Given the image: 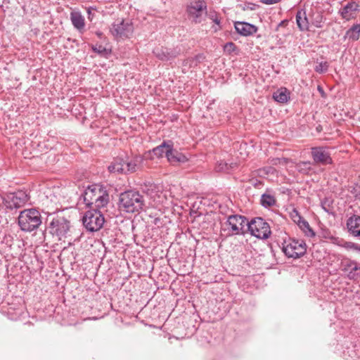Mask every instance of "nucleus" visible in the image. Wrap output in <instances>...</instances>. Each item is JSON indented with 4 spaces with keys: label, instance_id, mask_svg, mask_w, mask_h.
Masks as SVG:
<instances>
[{
    "label": "nucleus",
    "instance_id": "15",
    "mask_svg": "<svg viewBox=\"0 0 360 360\" xmlns=\"http://www.w3.org/2000/svg\"><path fill=\"white\" fill-rule=\"evenodd\" d=\"M236 32L243 36H250L257 32V28L245 22H236L234 25Z\"/></svg>",
    "mask_w": 360,
    "mask_h": 360
},
{
    "label": "nucleus",
    "instance_id": "34",
    "mask_svg": "<svg viewBox=\"0 0 360 360\" xmlns=\"http://www.w3.org/2000/svg\"><path fill=\"white\" fill-rule=\"evenodd\" d=\"M330 201L328 199L324 200L321 202V207L322 208L327 212H330L332 210V208L330 207Z\"/></svg>",
    "mask_w": 360,
    "mask_h": 360
},
{
    "label": "nucleus",
    "instance_id": "20",
    "mask_svg": "<svg viewBox=\"0 0 360 360\" xmlns=\"http://www.w3.org/2000/svg\"><path fill=\"white\" fill-rule=\"evenodd\" d=\"M273 98L278 103H287L290 98V91L286 88H280L273 94Z\"/></svg>",
    "mask_w": 360,
    "mask_h": 360
},
{
    "label": "nucleus",
    "instance_id": "3",
    "mask_svg": "<svg viewBox=\"0 0 360 360\" xmlns=\"http://www.w3.org/2000/svg\"><path fill=\"white\" fill-rule=\"evenodd\" d=\"M18 221L20 229L26 232L36 230L42 222L40 212L34 208L21 211Z\"/></svg>",
    "mask_w": 360,
    "mask_h": 360
},
{
    "label": "nucleus",
    "instance_id": "25",
    "mask_svg": "<svg viewBox=\"0 0 360 360\" xmlns=\"http://www.w3.org/2000/svg\"><path fill=\"white\" fill-rule=\"evenodd\" d=\"M140 162L141 158L139 157H136L129 162H125V173L128 172H135L136 169L139 167Z\"/></svg>",
    "mask_w": 360,
    "mask_h": 360
},
{
    "label": "nucleus",
    "instance_id": "26",
    "mask_svg": "<svg viewBox=\"0 0 360 360\" xmlns=\"http://www.w3.org/2000/svg\"><path fill=\"white\" fill-rule=\"evenodd\" d=\"M323 19V15L319 13H313L309 16L310 24L318 28L322 27Z\"/></svg>",
    "mask_w": 360,
    "mask_h": 360
},
{
    "label": "nucleus",
    "instance_id": "42",
    "mask_svg": "<svg viewBox=\"0 0 360 360\" xmlns=\"http://www.w3.org/2000/svg\"><path fill=\"white\" fill-rule=\"evenodd\" d=\"M96 34H97V35H98V37H100V38H101V37H102V35H103V34H102L101 32H96Z\"/></svg>",
    "mask_w": 360,
    "mask_h": 360
},
{
    "label": "nucleus",
    "instance_id": "27",
    "mask_svg": "<svg viewBox=\"0 0 360 360\" xmlns=\"http://www.w3.org/2000/svg\"><path fill=\"white\" fill-rule=\"evenodd\" d=\"M307 236L311 237L314 236V233L310 228L309 223L304 219L297 224Z\"/></svg>",
    "mask_w": 360,
    "mask_h": 360
},
{
    "label": "nucleus",
    "instance_id": "13",
    "mask_svg": "<svg viewBox=\"0 0 360 360\" xmlns=\"http://www.w3.org/2000/svg\"><path fill=\"white\" fill-rule=\"evenodd\" d=\"M49 228L52 234L56 235L59 239H61L69 231L70 222L63 217L54 218L50 223Z\"/></svg>",
    "mask_w": 360,
    "mask_h": 360
},
{
    "label": "nucleus",
    "instance_id": "21",
    "mask_svg": "<svg viewBox=\"0 0 360 360\" xmlns=\"http://www.w3.org/2000/svg\"><path fill=\"white\" fill-rule=\"evenodd\" d=\"M125 161L122 158H116L114 161L108 166V170L110 172H117V173H125Z\"/></svg>",
    "mask_w": 360,
    "mask_h": 360
},
{
    "label": "nucleus",
    "instance_id": "24",
    "mask_svg": "<svg viewBox=\"0 0 360 360\" xmlns=\"http://www.w3.org/2000/svg\"><path fill=\"white\" fill-rule=\"evenodd\" d=\"M261 205L264 207L273 206L276 203L275 197L269 193H264L261 196Z\"/></svg>",
    "mask_w": 360,
    "mask_h": 360
},
{
    "label": "nucleus",
    "instance_id": "31",
    "mask_svg": "<svg viewBox=\"0 0 360 360\" xmlns=\"http://www.w3.org/2000/svg\"><path fill=\"white\" fill-rule=\"evenodd\" d=\"M92 49L94 52L98 53L101 55H106L108 54V50L102 45H95L92 46Z\"/></svg>",
    "mask_w": 360,
    "mask_h": 360
},
{
    "label": "nucleus",
    "instance_id": "39",
    "mask_svg": "<svg viewBox=\"0 0 360 360\" xmlns=\"http://www.w3.org/2000/svg\"><path fill=\"white\" fill-rule=\"evenodd\" d=\"M6 197L4 198L1 195H0V208L3 205L6 206Z\"/></svg>",
    "mask_w": 360,
    "mask_h": 360
},
{
    "label": "nucleus",
    "instance_id": "28",
    "mask_svg": "<svg viewBox=\"0 0 360 360\" xmlns=\"http://www.w3.org/2000/svg\"><path fill=\"white\" fill-rule=\"evenodd\" d=\"M275 172L276 169L274 167L267 166L257 170V174L261 177L265 178L269 174H274Z\"/></svg>",
    "mask_w": 360,
    "mask_h": 360
},
{
    "label": "nucleus",
    "instance_id": "29",
    "mask_svg": "<svg viewBox=\"0 0 360 360\" xmlns=\"http://www.w3.org/2000/svg\"><path fill=\"white\" fill-rule=\"evenodd\" d=\"M311 162H300L296 165V169L302 173H307L311 169Z\"/></svg>",
    "mask_w": 360,
    "mask_h": 360
},
{
    "label": "nucleus",
    "instance_id": "12",
    "mask_svg": "<svg viewBox=\"0 0 360 360\" xmlns=\"http://www.w3.org/2000/svg\"><path fill=\"white\" fill-rule=\"evenodd\" d=\"M133 25L129 20L114 22L110 28L112 34L116 37H129L133 32Z\"/></svg>",
    "mask_w": 360,
    "mask_h": 360
},
{
    "label": "nucleus",
    "instance_id": "35",
    "mask_svg": "<svg viewBox=\"0 0 360 360\" xmlns=\"http://www.w3.org/2000/svg\"><path fill=\"white\" fill-rule=\"evenodd\" d=\"M290 215H291V218L292 219L294 222L296 224H297L298 222H300L301 220L303 219V218L300 215V214L298 213V212L297 210H293L291 212Z\"/></svg>",
    "mask_w": 360,
    "mask_h": 360
},
{
    "label": "nucleus",
    "instance_id": "37",
    "mask_svg": "<svg viewBox=\"0 0 360 360\" xmlns=\"http://www.w3.org/2000/svg\"><path fill=\"white\" fill-rule=\"evenodd\" d=\"M287 162H288V160L285 158H283V159L276 158V159H273L271 161V165H276L278 164L285 165Z\"/></svg>",
    "mask_w": 360,
    "mask_h": 360
},
{
    "label": "nucleus",
    "instance_id": "40",
    "mask_svg": "<svg viewBox=\"0 0 360 360\" xmlns=\"http://www.w3.org/2000/svg\"><path fill=\"white\" fill-rule=\"evenodd\" d=\"M213 22L217 25H219L220 24V20L217 16H215L214 18H213Z\"/></svg>",
    "mask_w": 360,
    "mask_h": 360
},
{
    "label": "nucleus",
    "instance_id": "33",
    "mask_svg": "<svg viewBox=\"0 0 360 360\" xmlns=\"http://www.w3.org/2000/svg\"><path fill=\"white\" fill-rule=\"evenodd\" d=\"M224 49L225 52L231 53L236 50V45L233 42H228L224 45Z\"/></svg>",
    "mask_w": 360,
    "mask_h": 360
},
{
    "label": "nucleus",
    "instance_id": "19",
    "mask_svg": "<svg viewBox=\"0 0 360 360\" xmlns=\"http://www.w3.org/2000/svg\"><path fill=\"white\" fill-rule=\"evenodd\" d=\"M70 20L74 27L79 32H82L85 27V20L81 13L72 11L70 13Z\"/></svg>",
    "mask_w": 360,
    "mask_h": 360
},
{
    "label": "nucleus",
    "instance_id": "36",
    "mask_svg": "<svg viewBox=\"0 0 360 360\" xmlns=\"http://www.w3.org/2000/svg\"><path fill=\"white\" fill-rule=\"evenodd\" d=\"M158 150V148H154L152 150H149L148 152L144 154V159L148 160V159H153V154L156 155V151Z\"/></svg>",
    "mask_w": 360,
    "mask_h": 360
},
{
    "label": "nucleus",
    "instance_id": "41",
    "mask_svg": "<svg viewBox=\"0 0 360 360\" xmlns=\"http://www.w3.org/2000/svg\"><path fill=\"white\" fill-rule=\"evenodd\" d=\"M167 56L165 55V53L162 52V56L159 54V59L163 60L164 58H166Z\"/></svg>",
    "mask_w": 360,
    "mask_h": 360
},
{
    "label": "nucleus",
    "instance_id": "16",
    "mask_svg": "<svg viewBox=\"0 0 360 360\" xmlns=\"http://www.w3.org/2000/svg\"><path fill=\"white\" fill-rule=\"evenodd\" d=\"M359 5L355 1H351L342 7L340 10L339 13L343 19L349 20L354 18L353 13L359 11Z\"/></svg>",
    "mask_w": 360,
    "mask_h": 360
},
{
    "label": "nucleus",
    "instance_id": "6",
    "mask_svg": "<svg viewBox=\"0 0 360 360\" xmlns=\"http://www.w3.org/2000/svg\"><path fill=\"white\" fill-rule=\"evenodd\" d=\"M163 154L172 165L188 161V158L184 154L173 149V143L171 141H164L159 145V155L162 156Z\"/></svg>",
    "mask_w": 360,
    "mask_h": 360
},
{
    "label": "nucleus",
    "instance_id": "32",
    "mask_svg": "<svg viewBox=\"0 0 360 360\" xmlns=\"http://www.w3.org/2000/svg\"><path fill=\"white\" fill-rule=\"evenodd\" d=\"M328 65L326 62L320 63L315 67V70L317 72L322 73L327 71Z\"/></svg>",
    "mask_w": 360,
    "mask_h": 360
},
{
    "label": "nucleus",
    "instance_id": "18",
    "mask_svg": "<svg viewBox=\"0 0 360 360\" xmlns=\"http://www.w3.org/2000/svg\"><path fill=\"white\" fill-rule=\"evenodd\" d=\"M296 22L299 29L302 31L308 30L310 25L309 18L305 11H298L296 14Z\"/></svg>",
    "mask_w": 360,
    "mask_h": 360
},
{
    "label": "nucleus",
    "instance_id": "17",
    "mask_svg": "<svg viewBox=\"0 0 360 360\" xmlns=\"http://www.w3.org/2000/svg\"><path fill=\"white\" fill-rule=\"evenodd\" d=\"M349 233L353 236H360V216L353 215L347 221Z\"/></svg>",
    "mask_w": 360,
    "mask_h": 360
},
{
    "label": "nucleus",
    "instance_id": "7",
    "mask_svg": "<svg viewBox=\"0 0 360 360\" xmlns=\"http://www.w3.org/2000/svg\"><path fill=\"white\" fill-rule=\"evenodd\" d=\"M282 250L287 257L295 259L304 255L307 246L303 240L290 238L284 241Z\"/></svg>",
    "mask_w": 360,
    "mask_h": 360
},
{
    "label": "nucleus",
    "instance_id": "2",
    "mask_svg": "<svg viewBox=\"0 0 360 360\" xmlns=\"http://www.w3.org/2000/svg\"><path fill=\"white\" fill-rule=\"evenodd\" d=\"M120 208L128 213L139 212L143 209V198L137 191H127L120 196Z\"/></svg>",
    "mask_w": 360,
    "mask_h": 360
},
{
    "label": "nucleus",
    "instance_id": "30",
    "mask_svg": "<svg viewBox=\"0 0 360 360\" xmlns=\"http://www.w3.org/2000/svg\"><path fill=\"white\" fill-rule=\"evenodd\" d=\"M330 240H331V242L333 244H335V245H337L338 246L345 247V248H348L349 247L348 243L344 241V240L342 239V238H338V237L331 236L330 237Z\"/></svg>",
    "mask_w": 360,
    "mask_h": 360
},
{
    "label": "nucleus",
    "instance_id": "23",
    "mask_svg": "<svg viewBox=\"0 0 360 360\" xmlns=\"http://www.w3.org/2000/svg\"><path fill=\"white\" fill-rule=\"evenodd\" d=\"M347 36L353 41H356L360 37V24H354L349 28L347 33Z\"/></svg>",
    "mask_w": 360,
    "mask_h": 360
},
{
    "label": "nucleus",
    "instance_id": "1",
    "mask_svg": "<svg viewBox=\"0 0 360 360\" xmlns=\"http://www.w3.org/2000/svg\"><path fill=\"white\" fill-rule=\"evenodd\" d=\"M83 199L86 206L99 210L108 204L109 194L103 186L93 184L85 189Z\"/></svg>",
    "mask_w": 360,
    "mask_h": 360
},
{
    "label": "nucleus",
    "instance_id": "14",
    "mask_svg": "<svg viewBox=\"0 0 360 360\" xmlns=\"http://www.w3.org/2000/svg\"><path fill=\"white\" fill-rule=\"evenodd\" d=\"M311 157L315 163L328 165L332 163V158L329 152L323 147H314L311 148Z\"/></svg>",
    "mask_w": 360,
    "mask_h": 360
},
{
    "label": "nucleus",
    "instance_id": "4",
    "mask_svg": "<svg viewBox=\"0 0 360 360\" xmlns=\"http://www.w3.org/2000/svg\"><path fill=\"white\" fill-rule=\"evenodd\" d=\"M82 222L87 231L94 232L103 227L105 219L99 210L91 208L85 213Z\"/></svg>",
    "mask_w": 360,
    "mask_h": 360
},
{
    "label": "nucleus",
    "instance_id": "8",
    "mask_svg": "<svg viewBox=\"0 0 360 360\" xmlns=\"http://www.w3.org/2000/svg\"><path fill=\"white\" fill-rule=\"evenodd\" d=\"M186 12L190 20L200 22L207 13V4L204 0H191L187 4Z\"/></svg>",
    "mask_w": 360,
    "mask_h": 360
},
{
    "label": "nucleus",
    "instance_id": "11",
    "mask_svg": "<svg viewBox=\"0 0 360 360\" xmlns=\"http://www.w3.org/2000/svg\"><path fill=\"white\" fill-rule=\"evenodd\" d=\"M28 200L27 195L22 191H18L6 195V207L18 209L23 206Z\"/></svg>",
    "mask_w": 360,
    "mask_h": 360
},
{
    "label": "nucleus",
    "instance_id": "9",
    "mask_svg": "<svg viewBox=\"0 0 360 360\" xmlns=\"http://www.w3.org/2000/svg\"><path fill=\"white\" fill-rule=\"evenodd\" d=\"M340 269L349 280L356 281L360 276V263L349 258L341 259Z\"/></svg>",
    "mask_w": 360,
    "mask_h": 360
},
{
    "label": "nucleus",
    "instance_id": "10",
    "mask_svg": "<svg viewBox=\"0 0 360 360\" xmlns=\"http://www.w3.org/2000/svg\"><path fill=\"white\" fill-rule=\"evenodd\" d=\"M248 224V220L245 217L240 215L229 216L226 221L228 229L233 235L244 233Z\"/></svg>",
    "mask_w": 360,
    "mask_h": 360
},
{
    "label": "nucleus",
    "instance_id": "38",
    "mask_svg": "<svg viewBox=\"0 0 360 360\" xmlns=\"http://www.w3.org/2000/svg\"><path fill=\"white\" fill-rule=\"evenodd\" d=\"M279 1H280V0H261L262 3L266 4V5L274 4Z\"/></svg>",
    "mask_w": 360,
    "mask_h": 360
},
{
    "label": "nucleus",
    "instance_id": "5",
    "mask_svg": "<svg viewBox=\"0 0 360 360\" xmlns=\"http://www.w3.org/2000/svg\"><path fill=\"white\" fill-rule=\"evenodd\" d=\"M248 229L251 235L259 239H266L271 233L269 224L261 217L248 221Z\"/></svg>",
    "mask_w": 360,
    "mask_h": 360
},
{
    "label": "nucleus",
    "instance_id": "22",
    "mask_svg": "<svg viewBox=\"0 0 360 360\" xmlns=\"http://www.w3.org/2000/svg\"><path fill=\"white\" fill-rule=\"evenodd\" d=\"M236 167H237V164L236 162L229 164L226 162L221 160L217 162L215 169L217 172H229Z\"/></svg>",
    "mask_w": 360,
    "mask_h": 360
}]
</instances>
